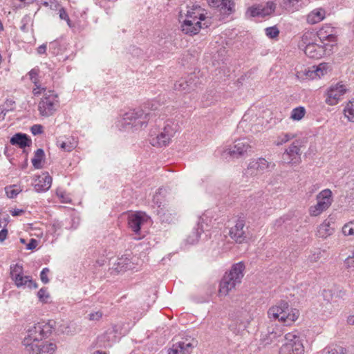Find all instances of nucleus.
Wrapping results in <instances>:
<instances>
[{
	"instance_id": "f257e3e1",
	"label": "nucleus",
	"mask_w": 354,
	"mask_h": 354,
	"mask_svg": "<svg viewBox=\"0 0 354 354\" xmlns=\"http://www.w3.org/2000/svg\"><path fill=\"white\" fill-rule=\"evenodd\" d=\"M244 270L245 265L243 262H239L232 266L229 272H226L221 281L218 291L220 295H227L241 283Z\"/></svg>"
},
{
	"instance_id": "f03ea898",
	"label": "nucleus",
	"mask_w": 354,
	"mask_h": 354,
	"mask_svg": "<svg viewBox=\"0 0 354 354\" xmlns=\"http://www.w3.org/2000/svg\"><path fill=\"white\" fill-rule=\"evenodd\" d=\"M268 315L270 319H278L285 325H290L297 319L299 313L296 309L290 310L288 303L281 301L277 305L270 308Z\"/></svg>"
},
{
	"instance_id": "7ed1b4c3",
	"label": "nucleus",
	"mask_w": 354,
	"mask_h": 354,
	"mask_svg": "<svg viewBox=\"0 0 354 354\" xmlns=\"http://www.w3.org/2000/svg\"><path fill=\"white\" fill-rule=\"evenodd\" d=\"M52 332V326L48 323L39 322L30 327L27 330V335L24 339V345L28 346L32 342L41 341L48 337Z\"/></svg>"
},
{
	"instance_id": "20e7f679",
	"label": "nucleus",
	"mask_w": 354,
	"mask_h": 354,
	"mask_svg": "<svg viewBox=\"0 0 354 354\" xmlns=\"http://www.w3.org/2000/svg\"><path fill=\"white\" fill-rule=\"evenodd\" d=\"M144 114L145 112L140 109L130 110L123 115L121 125L124 129H142L147 124V120L144 118Z\"/></svg>"
},
{
	"instance_id": "39448f33",
	"label": "nucleus",
	"mask_w": 354,
	"mask_h": 354,
	"mask_svg": "<svg viewBox=\"0 0 354 354\" xmlns=\"http://www.w3.org/2000/svg\"><path fill=\"white\" fill-rule=\"evenodd\" d=\"M178 129L177 124L172 120H167L162 131L151 140V143L155 147H165L167 145L171 138L174 136Z\"/></svg>"
},
{
	"instance_id": "423d86ee",
	"label": "nucleus",
	"mask_w": 354,
	"mask_h": 354,
	"mask_svg": "<svg viewBox=\"0 0 354 354\" xmlns=\"http://www.w3.org/2000/svg\"><path fill=\"white\" fill-rule=\"evenodd\" d=\"M286 343L280 348L279 354H304V347L300 337L294 333L285 336Z\"/></svg>"
},
{
	"instance_id": "0eeeda50",
	"label": "nucleus",
	"mask_w": 354,
	"mask_h": 354,
	"mask_svg": "<svg viewBox=\"0 0 354 354\" xmlns=\"http://www.w3.org/2000/svg\"><path fill=\"white\" fill-rule=\"evenodd\" d=\"M332 192L326 189L317 196V204L309 208V214L312 216H317L326 211L332 204Z\"/></svg>"
},
{
	"instance_id": "6e6552de",
	"label": "nucleus",
	"mask_w": 354,
	"mask_h": 354,
	"mask_svg": "<svg viewBox=\"0 0 354 354\" xmlns=\"http://www.w3.org/2000/svg\"><path fill=\"white\" fill-rule=\"evenodd\" d=\"M10 275L17 287L27 285L30 288H37V284L32 280L30 277L23 275V267L21 265L17 263L10 266Z\"/></svg>"
},
{
	"instance_id": "1a4fd4ad",
	"label": "nucleus",
	"mask_w": 354,
	"mask_h": 354,
	"mask_svg": "<svg viewBox=\"0 0 354 354\" xmlns=\"http://www.w3.org/2000/svg\"><path fill=\"white\" fill-rule=\"evenodd\" d=\"M301 142L297 140L286 149L282 155L283 162L286 164L297 165L301 162Z\"/></svg>"
},
{
	"instance_id": "9d476101",
	"label": "nucleus",
	"mask_w": 354,
	"mask_h": 354,
	"mask_svg": "<svg viewBox=\"0 0 354 354\" xmlns=\"http://www.w3.org/2000/svg\"><path fill=\"white\" fill-rule=\"evenodd\" d=\"M39 103V111L42 116L52 115L56 111L57 106V95L49 91Z\"/></svg>"
},
{
	"instance_id": "9b49d317",
	"label": "nucleus",
	"mask_w": 354,
	"mask_h": 354,
	"mask_svg": "<svg viewBox=\"0 0 354 354\" xmlns=\"http://www.w3.org/2000/svg\"><path fill=\"white\" fill-rule=\"evenodd\" d=\"M274 167L275 164L274 162H268L263 158H259L250 161L247 169V173L250 175L261 174L266 171L274 169Z\"/></svg>"
},
{
	"instance_id": "f8f14e48",
	"label": "nucleus",
	"mask_w": 354,
	"mask_h": 354,
	"mask_svg": "<svg viewBox=\"0 0 354 354\" xmlns=\"http://www.w3.org/2000/svg\"><path fill=\"white\" fill-rule=\"evenodd\" d=\"M276 8V4L273 1H268L266 6L260 4L251 6L248 8L245 15L247 17H266L271 15Z\"/></svg>"
},
{
	"instance_id": "ddd939ff",
	"label": "nucleus",
	"mask_w": 354,
	"mask_h": 354,
	"mask_svg": "<svg viewBox=\"0 0 354 354\" xmlns=\"http://www.w3.org/2000/svg\"><path fill=\"white\" fill-rule=\"evenodd\" d=\"M56 348V345L48 342H35L26 347L29 354H53Z\"/></svg>"
},
{
	"instance_id": "4468645a",
	"label": "nucleus",
	"mask_w": 354,
	"mask_h": 354,
	"mask_svg": "<svg viewBox=\"0 0 354 354\" xmlns=\"http://www.w3.org/2000/svg\"><path fill=\"white\" fill-rule=\"evenodd\" d=\"M251 149L249 140L243 138L234 141V145L227 149V153L234 158L245 156Z\"/></svg>"
},
{
	"instance_id": "2eb2a0df",
	"label": "nucleus",
	"mask_w": 354,
	"mask_h": 354,
	"mask_svg": "<svg viewBox=\"0 0 354 354\" xmlns=\"http://www.w3.org/2000/svg\"><path fill=\"white\" fill-rule=\"evenodd\" d=\"M346 92V88L345 85L341 83L332 85L327 91L326 104L330 106L337 104Z\"/></svg>"
},
{
	"instance_id": "dca6fc26",
	"label": "nucleus",
	"mask_w": 354,
	"mask_h": 354,
	"mask_svg": "<svg viewBox=\"0 0 354 354\" xmlns=\"http://www.w3.org/2000/svg\"><path fill=\"white\" fill-rule=\"evenodd\" d=\"M149 219L147 215L142 212H138L129 216L128 223L129 227L136 234L140 231L141 225L146 223Z\"/></svg>"
},
{
	"instance_id": "f3484780",
	"label": "nucleus",
	"mask_w": 354,
	"mask_h": 354,
	"mask_svg": "<svg viewBox=\"0 0 354 354\" xmlns=\"http://www.w3.org/2000/svg\"><path fill=\"white\" fill-rule=\"evenodd\" d=\"M160 219L163 223H171L177 221L178 212L171 206L164 203L162 207L157 210Z\"/></svg>"
},
{
	"instance_id": "a211bd4d",
	"label": "nucleus",
	"mask_w": 354,
	"mask_h": 354,
	"mask_svg": "<svg viewBox=\"0 0 354 354\" xmlns=\"http://www.w3.org/2000/svg\"><path fill=\"white\" fill-rule=\"evenodd\" d=\"M245 221L243 218L237 220L235 225L230 230V236L236 243H241L246 239L245 232L244 230Z\"/></svg>"
},
{
	"instance_id": "6ab92c4d",
	"label": "nucleus",
	"mask_w": 354,
	"mask_h": 354,
	"mask_svg": "<svg viewBox=\"0 0 354 354\" xmlns=\"http://www.w3.org/2000/svg\"><path fill=\"white\" fill-rule=\"evenodd\" d=\"M208 3L224 15H229L234 11L235 3L232 0H208Z\"/></svg>"
},
{
	"instance_id": "aec40b11",
	"label": "nucleus",
	"mask_w": 354,
	"mask_h": 354,
	"mask_svg": "<svg viewBox=\"0 0 354 354\" xmlns=\"http://www.w3.org/2000/svg\"><path fill=\"white\" fill-rule=\"evenodd\" d=\"M326 48L321 44L315 42L308 43L306 44L304 53L313 59H319L326 54Z\"/></svg>"
},
{
	"instance_id": "412c9836",
	"label": "nucleus",
	"mask_w": 354,
	"mask_h": 354,
	"mask_svg": "<svg viewBox=\"0 0 354 354\" xmlns=\"http://www.w3.org/2000/svg\"><path fill=\"white\" fill-rule=\"evenodd\" d=\"M317 36L319 39L321 44L326 48L328 46V44L326 43V41L328 42H335V30L333 28L329 26H326L320 28L317 33Z\"/></svg>"
},
{
	"instance_id": "4be33fe9",
	"label": "nucleus",
	"mask_w": 354,
	"mask_h": 354,
	"mask_svg": "<svg viewBox=\"0 0 354 354\" xmlns=\"http://www.w3.org/2000/svg\"><path fill=\"white\" fill-rule=\"evenodd\" d=\"M195 80L196 76L194 75L189 76L187 80L185 78H181L175 82L174 88L176 91L189 92L191 90H193L195 87Z\"/></svg>"
},
{
	"instance_id": "5701e85b",
	"label": "nucleus",
	"mask_w": 354,
	"mask_h": 354,
	"mask_svg": "<svg viewBox=\"0 0 354 354\" xmlns=\"http://www.w3.org/2000/svg\"><path fill=\"white\" fill-rule=\"evenodd\" d=\"M203 27L200 21H194L189 19H185L181 25L182 31L190 35L197 34Z\"/></svg>"
},
{
	"instance_id": "b1692460",
	"label": "nucleus",
	"mask_w": 354,
	"mask_h": 354,
	"mask_svg": "<svg viewBox=\"0 0 354 354\" xmlns=\"http://www.w3.org/2000/svg\"><path fill=\"white\" fill-rule=\"evenodd\" d=\"M160 106V104L157 100H151L145 103L142 108L140 109L145 112L144 118L147 120V122L156 115V111H158V108Z\"/></svg>"
},
{
	"instance_id": "393cba45",
	"label": "nucleus",
	"mask_w": 354,
	"mask_h": 354,
	"mask_svg": "<svg viewBox=\"0 0 354 354\" xmlns=\"http://www.w3.org/2000/svg\"><path fill=\"white\" fill-rule=\"evenodd\" d=\"M52 184V178L48 174L39 176L35 180L34 187L36 192H41L49 189Z\"/></svg>"
},
{
	"instance_id": "a878e982",
	"label": "nucleus",
	"mask_w": 354,
	"mask_h": 354,
	"mask_svg": "<svg viewBox=\"0 0 354 354\" xmlns=\"http://www.w3.org/2000/svg\"><path fill=\"white\" fill-rule=\"evenodd\" d=\"M10 142L12 145H17L21 149L29 147L32 144V141L29 137L26 134L22 133H15L10 138Z\"/></svg>"
},
{
	"instance_id": "bb28decb",
	"label": "nucleus",
	"mask_w": 354,
	"mask_h": 354,
	"mask_svg": "<svg viewBox=\"0 0 354 354\" xmlns=\"http://www.w3.org/2000/svg\"><path fill=\"white\" fill-rule=\"evenodd\" d=\"M324 75V72L321 68V65L317 67L316 69L310 71L309 69L305 68L304 70H301L297 71L296 73V76L298 79H313L315 77L318 76L320 77Z\"/></svg>"
},
{
	"instance_id": "cd10ccee",
	"label": "nucleus",
	"mask_w": 354,
	"mask_h": 354,
	"mask_svg": "<svg viewBox=\"0 0 354 354\" xmlns=\"http://www.w3.org/2000/svg\"><path fill=\"white\" fill-rule=\"evenodd\" d=\"M325 17V11L317 8L310 12L307 16V21L310 24H315L322 21Z\"/></svg>"
},
{
	"instance_id": "c85d7f7f",
	"label": "nucleus",
	"mask_w": 354,
	"mask_h": 354,
	"mask_svg": "<svg viewBox=\"0 0 354 354\" xmlns=\"http://www.w3.org/2000/svg\"><path fill=\"white\" fill-rule=\"evenodd\" d=\"M334 232V227L331 226L329 221H324L318 227L317 235L319 237L326 239L333 234Z\"/></svg>"
},
{
	"instance_id": "c756f323",
	"label": "nucleus",
	"mask_w": 354,
	"mask_h": 354,
	"mask_svg": "<svg viewBox=\"0 0 354 354\" xmlns=\"http://www.w3.org/2000/svg\"><path fill=\"white\" fill-rule=\"evenodd\" d=\"M186 19L194 20V21H204L205 16L201 12V8L200 6H194L192 9L187 10L186 14Z\"/></svg>"
},
{
	"instance_id": "7c9ffc66",
	"label": "nucleus",
	"mask_w": 354,
	"mask_h": 354,
	"mask_svg": "<svg viewBox=\"0 0 354 354\" xmlns=\"http://www.w3.org/2000/svg\"><path fill=\"white\" fill-rule=\"evenodd\" d=\"M303 0H282L280 6L286 10L294 12L301 6Z\"/></svg>"
},
{
	"instance_id": "2f4dec72",
	"label": "nucleus",
	"mask_w": 354,
	"mask_h": 354,
	"mask_svg": "<svg viewBox=\"0 0 354 354\" xmlns=\"http://www.w3.org/2000/svg\"><path fill=\"white\" fill-rule=\"evenodd\" d=\"M319 354H348L347 349L339 345L326 347Z\"/></svg>"
},
{
	"instance_id": "473e14b6",
	"label": "nucleus",
	"mask_w": 354,
	"mask_h": 354,
	"mask_svg": "<svg viewBox=\"0 0 354 354\" xmlns=\"http://www.w3.org/2000/svg\"><path fill=\"white\" fill-rule=\"evenodd\" d=\"M57 145L65 151H71L76 147V142L73 139L71 141L69 138L66 140L59 138L57 140Z\"/></svg>"
},
{
	"instance_id": "72a5a7b5",
	"label": "nucleus",
	"mask_w": 354,
	"mask_h": 354,
	"mask_svg": "<svg viewBox=\"0 0 354 354\" xmlns=\"http://www.w3.org/2000/svg\"><path fill=\"white\" fill-rule=\"evenodd\" d=\"M44 151L42 149H38L35 152V156L32 159V163L35 169L41 168V161L44 158Z\"/></svg>"
},
{
	"instance_id": "f704fd0d",
	"label": "nucleus",
	"mask_w": 354,
	"mask_h": 354,
	"mask_svg": "<svg viewBox=\"0 0 354 354\" xmlns=\"http://www.w3.org/2000/svg\"><path fill=\"white\" fill-rule=\"evenodd\" d=\"M296 135L291 133H281L279 135L274 141V144L276 146H280L284 143H286L289 140L295 138Z\"/></svg>"
},
{
	"instance_id": "c9c22d12",
	"label": "nucleus",
	"mask_w": 354,
	"mask_h": 354,
	"mask_svg": "<svg viewBox=\"0 0 354 354\" xmlns=\"http://www.w3.org/2000/svg\"><path fill=\"white\" fill-rule=\"evenodd\" d=\"M162 191L163 189L162 188H159L153 196L152 201L155 205L158 206V209H160V207H162V205H164L162 204L164 201V196L162 194Z\"/></svg>"
},
{
	"instance_id": "e433bc0d",
	"label": "nucleus",
	"mask_w": 354,
	"mask_h": 354,
	"mask_svg": "<svg viewBox=\"0 0 354 354\" xmlns=\"http://www.w3.org/2000/svg\"><path fill=\"white\" fill-rule=\"evenodd\" d=\"M345 116L348 120L352 121L354 118V100H351L344 109Z\"/></svg>"
},
{
	"instance_id": "4c0bfd02",
	"label": "nucleus",
	"mask_w": 354,
	"mask_h": 354,
	"mask_svg": "<svg viewBox=\"0 0 354 354\" xmlns=\"http://www.w3.org/2000/svg\"><path fill=\"white\" fill-rule=\"evenodd\" d=\"M305 113V109L302 106H299L292 111L290 118L294 120H300L304 118Z\"/></svg>"
},
{
	"instance_id": "58836bf2",
	"label": "nucleus",
	"mask_w": 354,
	"mask_h": 354,
	"mask_svg": "<svg viewBox=\"0 0 354 354\" xmlns=\"http://www.w3.org/2000/svg\"><path fill=\"white\" fill-rule=\"evenodd\" d=\"M5 189L8 197L10 198H15L17 196V194L21 191V189L17 188V185H15L6 187Z\"/></svg>"
},
{
	"instance_id": "ea45409f",
	"label": "nucleus",
	"mask_w": 354,
	"mask_h": 354,
	"mask_svg": "<svg viewBox=\"0 0 354 354\" xmlns=\"http://www.w3.org/2000/svg\"><path fill=\"white\" fill-rule=\"evenodd\" d=\"M342 233L345 236L354 235V221H350L343 226Z\"/></svg>"
},
{
	"instance_id": "a19ab883",
	"label": "nucleus",
	"mask_w": 354,
	"mask_h": 354,
	"mask_svg": "<svg viewBox=\"0 0 354 354\" xmlns=\"http://www.w3.org/2000/svg\"><path fill=\"white\" fill-rule=\"evenodd\" d=\"M201 235V232L198 229L191 232L190 234L188 235L187 238V242L189 244H194L198 241L199 236Z\"/></svg>"
},
{
	"instance_id": "79ce46f5",
	"label": "nucleus",
	"mask_w": 354,
	"mask_h": 354,
	"mask_svg": "<svg viewBox=\"0 0 354 354\" xmlns=\"http://www.w3.org/2000/svg\"><path fill=\"white\" fill-rule=\"evenodd\" d=\"M37 296L39 301L43 303H46L48 298L50 297V295L47 291V288H41L37 292Z\"/></svg>"
},
{
	"instance_id": "37998d69",
	"label": "nucleus",
	"mask_w": 354,
	"mask_h": 354,
	"mask_svg": "<svg viewBox=\"0 0 354 354\" xmlns=\"http://www.w3.org/2000/svg\"><path fill=\"white\" fill-rule=\"evenodd\" d=\"M178 344L180 346V348H182L183 354H191L192 350L194 348V346L192 343L180 342H178Z\"/></svg>"
},
{
	"instance_id": "c03bdc74",
	"label": "nucleus",
	"mask_w": 354,
	"mask_h": 354,
	"mask_svg": "<svg viewBox=\"0 0 354 354\" xmlns=\"http://www.w3.org/2000/svg\"><path fill=\"white\" fill-rule=\"evenodd\" d=\"M279 31L275 26L266 28V34L270 38H275L279 35Z\"/></svg>"
},
{
	"instance_id": "a18cd8bd",
	"label": "nucleus",
	"mask_w": 354,
	"mask_h": 354,
	"mask_svg": "<svg viewBox=\"0 0 354 354\" xmlns=\"http://www.w3.org/2000/svg\"><path fill=\"white\" fill-rule=\"evenodd\" d=\"M103 313L100 310L91 312L88 315V318L90 321L97 322L102 319Z\"/></svg>"
},
{
	"instance_id": "49530a36",
	"label": "nucleus",
	"mask_w": 354,
	"mask_h": 354,
	"mask_svg": "<svg viewBox=\"0 0 354 354\" xmlns=\"http://www.w3.org/2000/svg\"><path fill=\"white\" fill-rule=\"evenodd\" d=\"M38 74H39V69H37V68H33L28 73L30 80L32 81V83H34V84L35 86H37V84H38V79H37Z\"/></svg>"
},
{
	"instance_id": "de8ad7c7",
	"label": "nucleus",
	"mask_w": 354,
	"mask_h": 354,
	"mask_svg": "<svg viewBox=\"0 0 354 354\" xmlns=\"http://www.w3.org/2000/svg\"><path fill=\"white\" fill-rule=\"evenodd\" d=\"M345 268L348 270H354V259L350 255L344 261Z\"/></svg>"
},
{
	"instance_id": "09e8293b",
	"label": "nucleus",
	"mask_w": 354,
	"mask_h": 354,
	"mask_svg": "<svg viewBox=\"0 0 354 354\" xmlns=\"http://www.w3.org/2000/svg\"><path fill=\"white\" fill-rule=\"evenodd\" d=\"M59 16L61 19L66 20L68 24L70 26V19L69 17L64 8H61L59 10Z\"/></svg>"
},
{
	"instance_id": "8fccbe9b",
	"label": "nucleus",
	"mask_w": 354,
	"mask_h": 354,
	"mask_svg": "<svg viewBox=\"0 0 354 354\" xmlns=\"http://www.w3.org/2000/svg\"><path fill=\"white\" fill-rule=\"evenodd\" d=\"M49 272V269L48 268H44L40 274V278L41 281L44 283H48L49 282V279L47 277V274Z\"/></svg>"
},
{
	"instance_id": "3c124183",
	"label": "nucleus",
	"mask_w": 354,
	"mask_h": 354,
	"mask_svg": "<svg viewBox=\"0 0 354 354\" xmlns=\"http://www.w3.org/2000/svg\"><path fill=\"white\" fill-rule=\"evenodd\" d=\"M169 354H183L182 348L177 344H174L173 346L169 350Z\"/></svg>"
},
{
	"instance_id": "603ef678",
	"label": "nucleus",
	"mask_w": 354,
	"mask_h": 354,
	"mask_svg": "<svg viewBox=\"0 0 354 354\" xmlns=\"http://www.w3.org/2000/svg\"><path fill=\"white\" fill-rule=\"evenodd\" d=\"M43 131V127L41 124H35L31 127V132L33 135H38Z\"/></svg>"
},
{
	"instance_id": "864d4df0",
	"label": "nucleus",
	"mask_w": 354,
	"mask_h": 354,
	"mask_svg": "<svg viewBox=\"0 0 354 354\" xmlns=\"http://www.w3.org/2000/svg\"><path fill=\"white\" fill-rule=\"evenodd\" d=\"M282 333L281 330H278L276 332L272 331L268 332V338L270 339V341H273V339H277V337H281Z\"/></svg>"
},
{
	"instance_id": "5fc2aeb1",
	"label": "nucleus",
	"mask_w": 354,
	"mask_h": 354,
	"mask_svg": "<svg viewBox=\"0 0 354 354\" xmlns=\"http://www.w3.org/2000/svg\"><path fill=\"white\" fill-rule=\"evenodd\" d=\"M37 245V241L35 239H31L30 242L26 245V249L29 250H34Z\"/></svg>"
},
{
	"instance_id": "6e6d98bb",
	"label": "nucleus",
	"mask_w": 354,
	"mask_h": 354,
	"mask_svg": "<svg viewBox=\"0 0 354 354\" xmlns=\"http://www.w3.org/2000/svg\"><path fill=\"white\" fill-rule=\"evenodd\" d=\"M8 230L6 229H2L0 231V242H3L7 237Z\"/></svg>"
},
{
	"instance_id": "4d7b16f0",
	"label": "nucleus",
	"mask_w": 354,
	"mask_h": 354,
	"mask_svg": "<svg viewBox=\"0 0 354 354\" xmlns=\"http://www.w3.org/2000/svg\"><path fill=\"white\" fill-rule=\"evenodd\" d=\"M46 51V44H42L37 48V53L39 54H44Z\"/></svg>"
},
{
	"instance_id": "13d9d810",
	"label": "nucleus",
	"mask_w": 354,
	"mask_h": 354,
	"mask_svg": "<svg viewBox=\"0 0 354 354\" xmlns=\"http://www.w3.org/2000/svg\"><path fill=\"white\" fill-rule=\"evenodd\" d=\"M23 212H24V211H23L22 209H15V210L12 211L11 214H12L13 216H19V215H21Z\"/></svg>"
},
{
	"instance_id": "bf43d9fd",
	"label": "nucleus",
	"mask_w": 354,
	"mask_h": 354,
	"mask_svg": "<svg viewBox=\"0 0 354 354\" xmlns=\"http://www.w3.org/2000/svg\"><path fill=\"white\" fill-rule=\"evenodd\" d=\"M36 88H35L32 91V93L35 95H38L41 93L40 92V86L38 85V84H37V86H35Z\"/></svg>"
},
{
	"instance_id": "052dcab7",
	"label": "nucleus",
	"mask_w": 354,
	"mask_h": 354,
	"mask_svg": "<svg viewBox=\"0 0 354 354\" xmlns=\"http://www.w3.org/2000/svg\"><path fill=\"white\" fill-rule=\"evenodd\" d=\"M347 322L348 324L354 325V315H350L347 318Z\"/></svg>"
},
{
	"instance_id": "680f3d73",
	"label": "nucleus",
	"mask_w": 354,
	"mask_h": 354,
	"mask_svg": "<svg viewBox=\"0 0 354 354\" xmlns=\"http://www.w3.org/2000/svg\"><path fill=\"white\" fill-rule=\"evenodd\" d=\"M38 2H39L41 4L44 5L46 7L48 6L49 5V2L48 1L38 0Z\"/></svg>"
},
{
	"instance_id": "e2e57ef3",
	"label": "nucleus",
	"mask_w": 354,
	"mask_h": 354,
	"mask_svg": "<svg viewBox=\"0 0 354 354\" xmlns=\"http://www.w3.org/2000/svg\"><path fill=\"white\" fill-rule=\"evenodd\" d=\"M93 354H106V353L105 351L97 350L94 351Z\"/></svg>"
},
{
	"instance_id": "0e129e2a",
	"label": "nucleus",
	"mask_w": 354,
	"mask_h": 354,
	"mask_svg": "<svg viewBox=\"0 0 354 354\" xmlns=\"http://www.w3.org/2000/svg\"><path fill=\"white\" fill-rule=\"evenodd\" d=\"M351 257H352L353 259H354V246L352 249L351 254H350Z\"/></svg>"
},
{
	"instance_id": "69168bd1",
	"label": "nucleus",
	"mask_w": 354,
	"mask_h": 354,
	"mask_svg": "<svg viewBox=\"0 0 354 354\" xmlns=\"http://www.w3.org/2000/svg\"><path fill=\"white\" fill-rule=\"evenodd\" d=\"M57 45V43L56 42H53L50 44V46L53 47V48H55V46Z\"/></svg>"
},
{
	"instance_id": "338daca9",
	"label": "nucleus",
	"mask_w": 354,
	"mask_h": 354,
	"mask_svg": "<svg viewBox=\"0 0 354 354\" xmlns=\"http://www.w3.org/2000/svg\"><path fill=\"white\" fill-rule=\"evenodd\" d=\"M203 26H204L205 28H207V27H208V24H207L206 22L203 23Z\"/></svg>"
},
{
	"instance_id": "774afa93",
	"label": "nucleus",
	"mask_w": 354,
	"mask_h": 354,
	"mask_svg": "<svg viewBox=\"0 0 354 354\" xmlns=\"http://www.w3.org/2000/svg\"><path fill=\"white\" fill-rule=\"evenodd\" d=\"M20 241H21V243H24L25 242V240L24 239H21Z\"/></svg>"
}]
</instances>
